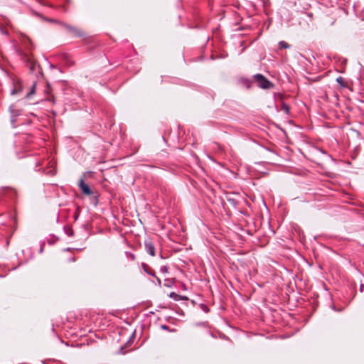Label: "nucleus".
I'll use <instances>...</instances> for the list:
<instances>
[{
	"label": "nucleus",
	"instance_id": "1",
	"mask_svg": "<svg viewBox=\"0 0 364 364\" xmlns=\"http://www.w3.org/2000/svg\"><path fill=\"white\" fill-rule=\"evenodd\" d=\"M22 44V46L16 47V53L24 65L29 68L30 71L35 72L38 65L31 53L33 49L32 42L28 37H23Z\"/></svg>",
	"mask_w": 364,
	"mask_h": 364
},
{
	"label": "nucleus",
	"instance_id": "2",
	"mask_svg": "<svg viewBox=\"0 0 364 364\" xmlns=\"http://www.w3.org/2000/svg\"><path fill=\"white\" fill-rule=\"evenodd\" d=\"M253 77L258 87L260 88L271 89L274 87V84L262 74H256Z\"/></svg>",
	"mask_w": 364,
	"mask_h": 364
},
{
	"label": "nucleus",
	"instance_id": "3",
	"mask_svg": "<svg viewBox=\"0 0 364 364\" xmlns=\"http://www.w3.org/2000/svg\"><path fill=\"white\" fill-rule=\"evenodd\" d=\"M59 25L65 28L70 33L75 37H83L85 36V33L75 26H73L64 22H60Z\"/></svg>",
	"mask_w": 364,
	"mask_h": 364
},
{
	"label": "nucleus",
	"instance_id": "4",
	"mask_svg": "<svg viewBox=\"0 0 364 364\" xmlns=\"http://www.w3.org/2000/svg\"><path fill=\"white\" fill-rule=\"evenodd\" d=\"M0 193L8 196L11 200L15 199L17 196L16 191L11 187H2L0 190Z\"/></svg>",
	"mask_w": 364,
	"mask_h": 364
},
{
	"label": "nucleus",
	"instance_id": "5",
	"mask_svg": "<svg viewBox=\"0 0 364 364\" xmlns=\"http://www.w3.org/2000/svg\"><path fill=\"white\" fill-rule=\"evenodd\" d=\"M78 186L82 193L86 196L92 194V191L90 186L85 183V175L82 177L78 183Z\"/></svg>",
	"mask_w": 364,
	"mask_h": 364
},
{
	"label": "nucleus",
	"instance_id": "6",
	"mask_svg": "<svg viewBox=\"0 0 364 364\" xmlns=\"http://www.w3.org/2000/svg\"><path fill=\"white\" fill-rule=\"evenodd\" d=\"M144 246H145V250L148 254H149L151 256H155V255H156L155 247H154L152 241L150 239L146 240L144 241Z\"/></svg>",
	"mask_w": 364,
	"mask_h": 364
},
{
	"label": "nucleus",
	"instance_id": "7",
	"mask_svg": "<svg viewBox=\"0 0 364 364\" xmlns=\"http://www.w3.org/2000/svg\"><path fill=\"white\" fill-rule=\"evenodd\" d=\"M168 296L174 301L188 300V297L186 296L179 295L175 292H171Z\"/></svg>",
	"mask_w": 364,
	"mask_h": 364
},
{
	"label": "nucleus",
	"instance_id": "8",
	"mask_svg": "<svg viewBox=\"0 0 364 364\" xmlns=\"http://www.w3.org/2000/svg\"><path fill=\"white\" fill-rule=\"evenodd\" d=\"M141 267H142L143 270L147 274L151 275L152 277H155V272H154V270L151 267H149L148 264H146V263H142L141 264Z\"/></svg>",
	"mask_w": 364,
	"mask_h": 364
},
{
	"label": "nucleus",
	"instance_id": "9",
	"mask_svg": "<svg viewBox=\"0 0 364 364\" xmlns=\"http://www.w3.org/2000/svg\"><path fill=\"white\" fill-rule=\"evenodd\" d=\"M240 82L246 87L247 88H250L252 86V81L250 79L245 77H241L240 79Z\"/></svg>",
	"mask_w": 364,
	"mask_h": 364
},
{
	"label": "nucleus",
	"instance_id": "10",
	"mask_svg": "<svg viewBox=\"0 0 364 364\" xmlns=\"http://www.w3.org/2000/svg\"><path fill=\"white\" fill-rule=\"evenodd\" d=\"M64 232L69 237H73L74 235V230L70 225H65L63 228Z\"/></svg>",
	"mask_w": 364,
	"mask_h": 364
},
{
	"label": "nucleus",
	"instance_id": "11",
	"mask_svg": "<svg viewBox=\"0 0 364 364\" xmlns=\"http://www.w3.org/2000/svg\"><path fill=\"white\" fill-rule=\"evenodd\" d=\"M175 283L174 279H166L164 285L166 287H171Z\"/></svg>",
	"mask_w": 364,
	"mask_h": 364
},
{
	"label": "nucleus",
	"instance_id": "12",
	"mask_svg": "<svg viewBox=\"0 0 364 364\" xmlns=\"http://www.w3.org/2000/svg\"><path fill=\"white\" fill-rule=\"evenodd\" d=\"M21 92V86L18 84L14 85V87L11 90V94L12 95H16Z\"/></svg>",
	"mask_w": 364,
	"mask_h": 364
},
{
	"label": "nucleus",
	"instance_id": "13",
	"mask_svg": "<svg viewBox=\"0 0 364 364\" xmlns=\"http://www.w3.org/2000/svg\"><path fill=\"white\" fill-rule=\"evenodd\" d=\"M290 48V45L287 43V42L282 41L279 42V48L283 49V48Z\"/></svg>",
	"mask_w": 364,
	"mask_h": 364
},
{
	"label": "nucleus",
	"instance_id": "14",
	"mask_svg": "<svg viewBox=\"0 0 364 364\" xmlns=\"http://www.w3.org/2000/svg\"><path fill=\"white\" fill-rule=\"evenodd\" d=\"M281 109L287 114L289 113V111H290L289 105L287 104H286L285 102L282 103Z\"/></svg>",
	"mask_w": 364,
	"mask_h": 364
},
{
	"label": "nucleus",
	"instance_id": "15",
	"mask_svg": "<svg viewBox=\"0 0 364 364\" xmlns=\"http://www.w3.org/2000/svg\"><path fill=\"white\" fill-rule=\"evenodd\" d=\"M228 201L234 207L237 205V201L233 198H228Z\"/></svg>",
	"mask_w": 364,
	"mask_h": 364
},
{
	"label": "nucleus",
	"instance_id": "16",
	"mask_svg": "<svg viewBox=\"0 0 364 364\" xmlns=\"http://www.w3.org/2000/svg\"><path fill=\"white\" fill-rule=\"evenodd\" d=\"M336 82L343 87L346 86L344 79L341 76L336 78Z\"/></svg>",
	"mask_w": 364,
	"mask_h": 364
},
{
	"label": "nucleus",
	"instance_id": "17",
	"mask_svg": "<svg viewBox=\"0 0 364 364\" xmlns=\"http://www.w3.org/2000/svg\"><path fill=\"white\" fill-rule=\"evenodd\" d=\"M126 255H127V257L132 260V261H134L136 259V256L132 253V252H126Z\"/></svg>",
	"mask_w": 364,
	"mask_h": 364
},
{
	"label": "nucleus",
	"instance_id": "18",
	"mask_svg": "<svg viewBox=\"0 0 364 364\" xmlns=\"http://www.w3.org/2000/svg\"><path fill=\"white\" fill-rule=\"evenodd\" d=\"M168 267L166 266V265H164V266H161L160 267V272H162V273H167L168 271Z\"/></svg>",
	"mask_w": 364,
	"mask_h": 364
},
{
	"label": "nucleus",
	"instance_id": "19",
	"mask_svg": "<svg viewBox=\"0 0 364 364\" xmlns=\"http://www.w3.org/2000/svg\"><path fill=\"white\" fill-rule=\"evenodd\" d=\"M161 328L163 329V330H165V331H169V327L166 325H161ZM170 331H175L174 329L173 330H170Z\"/></svg>",
	"mask_w": 364,
	"mask_h": 364
},
{
	"label": "nucleus",
	"instance_id": "20",
	"mask_svg": "<svg viewBox=\"0 0 364 364\" xmlns=\"http://www.w3.org/2000/svg\"><path fill=\"white\" fill-rule=\"evenodd\" d=\"M35 89H36V85H33L32 87H31V92L30 93L28 94V95H30L31 94H33L34 92H35Z\"/></svg>",
	"mask_w": 364,
	"mask_h": 364
},
{
	"label": "nucleus",
	"instance_id": "21",
	"mask_svg": "<svg viewBox=\"0 0 364 364\" xmlns=\"http://www.w3.org/2000/svg\"><path fill=\"white\" fill-rule=\"evenodd\" d=\"M154 277L156 279V282H157L158 284H159V286H161V279H159V278L156 274H155V277Z\"/></svg>",
	"mask_w": 364,
	"mask_h": 364
},
{
	"label": "nucleus",
	"instance_id": "22",
	"mask_svg": "<svg viewBox=\"0 0 364 364\" xmlns=\"http://www.w3.org/2000/svg\"><path fill=\"white\" fill-rule=\"evenodd\" d=\"M47 100L52 102L53 104L55 103L54 97L52 96L50 97H48Z\"/></svg>",
	"mask_w": 364,
	"mask_h": 364
},
{
	"label": "nucleus",
	"instance_id": "23",
	"mask_svg": "<svg viewBox=\"0 0 364 364\" xmlns=\"http://www.w3.org/2000/svg\"><path fill=\"white\" fill-rule=\"evenodd\" d=\"M49 21L53 22V23H56L58 24H59V23L60 22V21H58L55 19H50V20H49Z\"/></svg>",
	"mask_w": 364,
	"mask_h": 364
},
{
	"label": "nucleus",
	"instance_id": "24",
	"mask_svg": "<svg viewBox=\"0 0 364 364\" xmlns=\"http://www.w3.org/2000/svg\"><path fill=\"white\" fill-rule=\"evenodd\" d=\"M203 309L205 312H208L209 311L208 308L206 306H205V305L203 306Z\"/></svg>",
	"mask_w": 364,
	"mask_h": 364
},
{
	"label": "nucleus",
	"instance_id": "25",
	"mask_svg": "<svg viewBox=\"0 0 364 364\" xmlns=\"http://www.w3.org/2000/svg\"><path fill=\"white\" fill-rule=\"evenodd\" d=\"M74 218H75V220H76L78 218V213L77 212H75V215H74Z\"/></svg>",
	"mask_w": 364,
	"mask_h": 364
},
{
	"label": "nucleus",
	"instance_id": "26",
	"mask_svg": "<svg viewBox=\"0 0 364 364\" xmlns=\"http://www.w3.org/2000/svg\"><path fill=\"white\" fill-rule=\"evenodd\" d=\"M363 288H364L363 284H361V285H360V291H363Z\"/></svg>",
	"mask_w": 364,
	"mask_h": 364
},
{
	"label": "nucleus",
	"instance_id": "27",
	"mask_svg": "<svg viewBox=\"0 0 364 364\" xmlns=\"http://www.w3.org/2000/svg\"><path fill=\"white\" fill-rule=\"evenodd\" d=\"M120 351H121V353H123V354L125 353V352L124 351V348H122V347L120 348Z\"/></svg>",
	"mask_w": 364,
	"mask_h": 364
},
{
	"label": "nucleus",
	"instance_id": "28",
	"mask_svg": "<svg viewBox=\"0 0 364 364\" xmlns=\"http://www.w3.org/2000/svg\"><path fill=\"white\" fill-rule=\"evenodd\" d=\"M41 165V162H39V161H38V162H37V164H36V167H38V166H40Z\"/></svg>",
	"mask_w": 364,
	"mask_h": 364
},
{
	"label": "nucleus",
	"instance_id": "29",
	"mask_svg": "<svg viewBox=\"0 0 364 364\" xmlns=\"http://www.w3.org/2000/svg\"><path fill=\"white\" fill-rule=\"evenodd\" d=\"M70 261H75V258H71Z\"/></svg>",
	"mask_w": 364,
	"mask_h": 364
}]
</instances>
